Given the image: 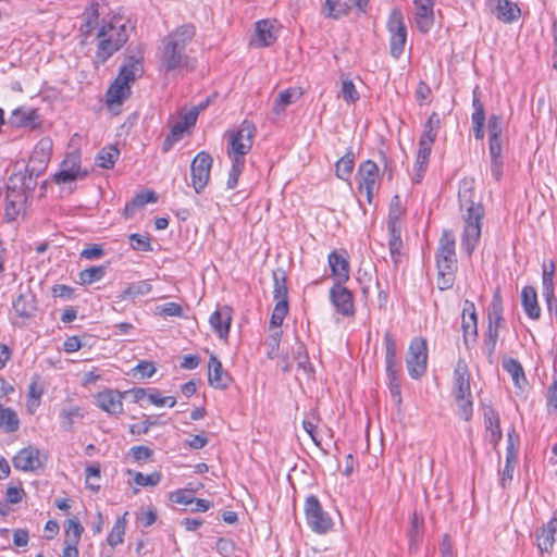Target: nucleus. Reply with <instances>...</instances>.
I'll use <instances>...</instances> for the list:
<instances>
[{
	"mask_svg": "<svg viewBox=\"0 0 557 557\" xmlns=\"http://www.w3.org/2000/svg\"><path fill=\"white\" fill-rule=\"evenodd\" d=\"M459 208L462 213L463 232L461 236V247L470 256L476 248L480 237L482 220L484 218V207L474 193V182L472 180H462L458 190Z\"/></svg>",
	"mask_w": 557,
	"mask_h": 557,
	"instance_id": "1",
	"label": "nucleus"
},
{
	"mask_svg": "<svg viewBox=\"0 0 557 557\" xmlns=\"http://www.w3.org/2000/svg\"><path fill=\"white\" fill-rule=\"evenodd\" d=\"M195 34V27L186 24L163 37L157 51L161 71L165 73L178 72L190 66L193 59L188 55L186 49Z\"/></svg>",
	"mask_w": 557,
	"mask_h": 557,
	"instance_id": "2",
	"label": "nucleus"
},
{
	"mask_svg": "<svg viewBox=\"0 0 557 557\" xmlns=\"http://www.w3.org/2000/svg\"><path fill=\"white\" fill-rule=\"evenodd\" d=\"M34 171L28 168L24 172L14 173L9 177L5 196V218L14 221L20 214L27 197L35 189Z\"/></svg>",
	"mask_w": 557,
	"mask_h": 557,
	"instance_id": "3",
	"label": "nucleus"
},
{
	"mask_svg": "<svg viewBox=\"0 0 557 557\" xmlns=\"http://www.w3.org/2000/svg\"><path fill=\"white\" fill-rule=\"evenodd\" d=\"M98 40L96 58L104 63L128 39L125 24L117 21H102V25L96 34Z\"/></svg>",
	"mask_w": 557,
	"mask_h": 557,
	"instance_id": "4",
	"label": "nucleus"
},
{
	"mask_svg": "<svg viewBox=\"0 0 557 557\" xmlns=\"http://www.w3.org/2000/svg\"><path fill=\"white\" fill-rule=\"evenodd\" d=\"M454 396L459 416L469 421L472 416V395L470 391V373L463 360H459L454 371Z\"/></svg>",
	"mask_w": 557,
	"mask_h": 557,
	"instance_id": "5",
	"label": "nucleus"
},
{
	"mask_svg": "<svg viewBox=\"0 0 557 557\" xmlns=\"http://www.w3.org/2000/svg\"><path fill=\"white\" fill-rule=\"evenodd\" d=\"M226 136L228 137V157L245 160L246 154L252 148L256 127L251 122L245 120L236 129L228 131Z\"/></svg>",
	"mask_w": 557,
	"mask_h": 557,
	"instance_id": "6",
	"label": "nucleus"
},
{
	"mask_svg": "<svg viewBox=\"0 0 557 557\" xmlns=\"http://www.w3.org/2000/svg\"><path fill=\"white\" fill-rule=\"evenodd\" d=\"M305 515L308 525L319 534H325L333 528V520L326 512L318 497L310 495L305 502Z\"/></svg>",
	"mask_w": 557,
	"mask_h": 557,
	"instance_id": "7",
	"label": "nucleus"
},
{
	"mask_svg": "<svg viewBox=\"0 0 557 557\" xmlns=\"http://www.w3.org/2000/svg\"><path fill=\"white\" fill-rule=\"evenodd\" d=\"M387 28L391 33V54L393 58L399 59L404 52L407 39L403 13L399 9H394L391 12L387 21Z\"/></svg>",
	"mask_w": 557,
	"mask_h": 557,
	"instance_id": "8",
	"label": "nucleus"
},
{
	"mask_svg": "<svg viewBox=\"0 0 557 557\" xmlns=\"http://www.w3.org/2000/svg\"><path fill=\"white\" fill-rule=\"evenodd\" d=\"M428 347L423 338H414L407 354V369L412 379H419L426 370Z\"/></svg>",
	"mask_w": 557,
	"mask_h": 557,
	"instance_id": "9",
	"label": "nucleus"
},
{
	"mask_svg": "<svg viewBox=\"0 0 557 557\" xmlns=\"http://www.w3.org/2000/svg\"><path fill=\"white\" fill-rule=\"evenodd\" d=\"M213 159L210 153L200 151L191 161V185L197 194L208 185Z\"/></svg>",
	"mask_w": 557,
	"mask_h": 557,
	"instance_id": "10",
	"label": "nucleus"
},
{
	"mask_svg": "<svg viewBox=\"0 0 557 557\" xmlns=\"http://www.w3.org/2000/svg\"><path fill=\"white\" fill-rule=\"evenodd\" d=\"M48 455L34 446L21 449L13 458V466L17 470L34 472L45 467Z\"/></svg>",
	"mask_w": 557,
	"mask_h": 557,
	"instance_id": "11",
	"label": "nucleus"
},
{
	"mask_svg": "<svg viewBox=\"0 0 557 557\" xmlns=\"http://www.w3.org/2000/svg\"><path fill=\"white\" fill-rule=\"evenodd\" d=\"M87 176V172L81 168V154L78 151L67 153L55 173L54 178L58 184H66L78 178Z\"/></svg>",
	"mask_w": 557,
	"mask_h": 557,
	"instance_id": "12",
	"label": "nucleus"
},
{
	"mask_svg": "<svg viewBox=\"0 0 557 557\" xmlns=\"http://www.w3.org/2000/svg\"><path fill=\"white\" fill-rule=\"evenodd\" d=\"M437 270H455L457 258L455 252V237L449 231H444L440 239L436 253Z\"/></svg>",
	"mask_w": 557,
	"mask_h": 557,
	"instance_id": "13",
	"label": "nucleus"
},
{
	"mask_svg": "<svg viewBox=\"0 0 557 557\" xmlns=\"http://www.w3.org/2000/svg\"><path fill=\"white\" fill-rule=\"evenodd\" d=\"M359 189L366 193L369 203L372 202L375 190L377 189L379 166L375 162L367 160L358 169Z\"/></svg>",
	"mask_w": 557,
	"mask_h": 557,
	"instance_id": "14",
	"label": "nucleus"
},
{
	"mask_svg": "<svg viewBox=\"0 0 557 557\" xmlns=\"http://www.w3.org/2000/svg\"><path fill=\"white\" fill-rule=\"evenodd\" d=\"M369 0H325L323 8L324 14L327 17L338 20L349 13L352 5H355L360 13L367 12Z\"/></svg>",
	"mask_w": 557,
	"mask_h": 557,
	"instance_id": "15",
	"label": "nucleus"
},
{
	"mask_svg": "<svg viewBox=\"0 0 557 557\" xmlns=\"http://www.w3.org/2000/svg\"><path fill=\"white\" fill-rule=\"evenodd\" d=\"M330 300L336 311L344 317H350L355 312L354 297L343 284H334L330 289Z\"/></svg>",
	"mask_w": 557,
	"mask_h": 557,
	"instance_id": "16",
	"label": "nucleus"
},
{
	"mask_svg": "<svg viewBox=\"0 0 557 557\" xmlns=\"http://www.w3.org/2000/svg\"><path fill=\"white\" fill-rule=\"evenodd\" d=\"M334 284H344L349 280L350 265L346 251H332L327 258Z\"/></svg>",
	"mask_w": 557,
	"mask_h": 557,
	"instance_id": "17",
	"label": "nucleus"
},
{
	"mask_svg": "<svg viewBox=\"0 0 557 557\" xmlns=\"http://www.w3.org/2000/svg\"><path fill=\"white\" fill-rule=\"evenodd\" d=\"M231 376L223 370L221 361L211 355L208 362V382L214 388L225 389L231 384Z\"/></svg>",
	"mask_w": 557,
	"mask_h": 557,
	"instance_id": "18",
	"label": "nucleus"
},
{
	"mask_svg": "<svg viewBox=\"0 0 557 557\" xmlns=\"http://www.w3.org/2000/svg\"><path fill=\"white\" fill-rule=\"evenodd\" d=\"M493 14L504 23H512L520 17L519 7L509 0H490Z\"/></svg>",
	"mask_w": 557,
	"mask_h": 557,
	"instance_id": "19",
	"label": "nucleus"
},
{
	"mask_svg": "<svg viewBox=\"0 0 557 557\" xmlns=\"http://www.w3.org/2000/svg\"><path fill=\"white\" fill-rule=\"evenodd\" d=\"M131 94V83L117 76L107 90L108 107L121 106Z\"/></svg>",
	"mask_w": 557,
	"mask_h": 557,
	"instance_id": "20",
	"label": "nucleus"
},
{
	"mask_svg": "<svg viewBox=\"0 0 557 557\" xmlns=\"http://www.w3.org/2000/svg\"><path fill=\"white\" fill-rule=\"evenodd\" d=\"M123 395L115 391H104L97 395L98 406L110 414H121L123 412Z\"/></svg>",
	"mask_w": 557,
	"mask_h": 557,
	"instance_id": "21",
	"label": "nucleus"
},
{
	"mask_svg": "<svg viewBox=\"0 0 557 557\" xmlns=\"http://www.w3.org/2000/svg\"><path fill=\"white\" fill-rule=\"evenodd\" d=\"M232 321L231 308L223 307L215 310L209 319V323L218 336L222 339H226L230 332Z\"/></svg>",
	"mask_w": 557,
	"mask_h": 557,
	"instance_id": "22",
	"label": "nucleus"
},
{
	"mask_svg": "<svg viewBox=\"0 0 557 557\" xmlns=\"http://www.w3.org/2000/svg\"><path fill=\"white\" fill-rule=\"evenodd\" d=\"M557 540V509L552 519L537 532V546L542 552H549Z\"/></svg>",
	"mask_w": 557,
	"mask_h": 557,
	"instance_id": "23",
	"label": "nucleus"
},
{
	"mask_svg": "<svg viewBox=\"0 0 557 557\" xmlns=\"http://www.w3.org/2000/svg\"><path fill=\"white\" fill-rule=\"evenodd\" d=\"M143 60L144 58L140 53L126 57L117 76L132 84L144 73Z\"/></svg>",
	"mask_w": 557,
	"mask_h": 557,
	"instance_id": "24",
	"label": "nucleus"
},
{
	"mask_svg": "<svg viewBox=\"0 0 557 557\" xmlns=\"http://www.w3.org/2000/svg\"><path fill=\"white\" fill-rule=\"evenodd\" d=\"M416 4V24L420 32L428 33L434 23L433 2L414 0Z\"/></svg>",
	"mask_w": 557,
	"mask_h": 557,
	"instance_id": "25",
	"label": "nucleus"
},
{
	"mask_svg": "<svg viewBox=\"0 0 557 557\" xmlns=\"http://www.w3.org/2000/svg\"><path fill=\"white\" fill-rule=\"evenodd\" d=\"M13 308L18 317L29 319L37 310L35 295L30 290L20 293L13 301Z\"/></svg>",
	"mask_w": 557,
	"mask_h": 557,
	"instance_id": "26",
	"label": "nucleus"
},
{
	"mask_svg": "<svg viewBox=\"0 0 557 557\" xmlns=\"http://www.w3.org/2000/svg\"><path fill=\"white\" fill-rule=\"evenodd\" d=\"M98 7L99 5L97 2L91 1V3L85 9L83 13V24L79 28L83 44L90 36L91 32L98 26L100 15Z\"/></svg>",
	"mask_w": 557,
	"mask_h": 557,
	"instance_id": "27",
	"label": "nucleus"
},
{
	"mask_svg": "<svg viewBox=\"0 0 557 557\" xmlns=\"http://www.w3.org/2000/svg\"><path fill=\"white\" fill-rule=\"evenodd\" d=\"M522 306L527 315L536 320L541 315V309L537 302L536 290L532 286L523 287L521 292Z\"/></svg>",
	"mask_w": 557,
	"mask_h": 557,
	"instance_id": "28",
	"label": "nucleus"
},
{
	"mask_svg": "<svg viewBox=\"0 0 557 557\" xmlns=\"http://www.w3.org/2000/svg\"><path fill=\"white\" fill-rule=\"evenodd\" d=\"M432 146H433V144H429V143L419 140V148H418L417 160H416V164H414V171H416L414 176H413L414 183H420L423 177L424 171H425L428 162H429V157L432 151Z\"/></svg>",
	"mask_w": 557,
	"mask_h": 557,
	"instance_id": "29",
	"label": "nucleus"
},
{
	"mask_svg": "<svg viewBox=\"0 0 557 557\" xmlns=\"http://www.w3.org/2000/svg\"><path fill=\"white\" fill-rule=\"evenodd\" d=\"M277 29L274 22L262 20L256 24V34L260 46L267 47L272 45L277 38Z\"/></svg>",
	"mask_w": 557,
	"mask_h": 557,
	"instance_id": "30",
	"label": "nucleus"
},
{
	"mask_svg": "<svg viewBox=\"0 0 557 557\" xmlns=\"http://www.w3.org/2000/svg\"><path fill=\"white\" fill-rule=\"evenodd\" d=\"M462 329L465 342H467L469 335H473L475 337L478 334L474 304L469 300H466L463 306Z\"/></svg>",
	"mask_w": 557,
	"mask_h": 557,
	"instance_id": "31",
	"label": "nucleus"
},
{
	"mask_svg": "<svg viewBox=\"0 0 557 557\" xmlns=\"http://www.w3.org/2000/svg\"><path fill=\"white\" fill-rule=\"evenodd\" d=\"M301 96V89L296 87L281 91L277 98L274 100L273 112L275 114H281L285 111L286 107L299 100Z\"/></svg>",
	"mask_w": 557,
	"mask_h": 557,
	"instance_id": "32",
	"label": "nucleus"
},
{
	"mask_svg": "<svg viewBox=\"0 0 557 557\" xmlns=\"http://www.w3.org/2000/svg\"><path fill=\"white\" fill-rule=\"evenodd\" d=\"M157 196L152 190H147L140 194H137L129 202L125 205L123 214L125 218H132L135 214L137 209L143 208L145 205L149 202H156Z\"/></svg>",
	"mask_w": 557,
	"mask_h": 557,
	"instance_id": "33",
	"label": "nucleus"
},
{
	"mask_svg": "<svg viewBox=\"0 0 557 557\" xmlns=\"http://www.w3.org/2000/svg\"><path fill=\"white\" fill-rule=\"evenodd\" d=\"M555 272V264L550 263L549 267L543 265V296L545 297L548 306V310L552 311L553 309V302H555V296H554V283H553V276Z\"/></svg>",
	"mask_w": 557,
	"mask_h": 557,
	"instance_id": "34",
	"label": "nucleus"
},
{
	"mask_svg": "<svg viewBox=\"0 0 557 557\" xmlns=\"http://www.w3.org/2000/svg\"><path fill=\"white\" fill-rule=\"evenodd\" d=\"M503 368L511 375L513 384L517 387L521 388L522 385L527 382L523 368L518 360L510 357H505L503 359Z\"/></svg>",
	"mask_w": 557,
	"mask_h": 557,
	"instance_id": "35",
	"label": "nucleus"
},
{
	"mask_svg": "<svg viewBox=\"0 0 557 557\" xmlns=\"http://www.w3.org/2000/svg\"><path fill=\"white\" fill-rule=\"evenodd\" d=\"M273 282H274V299L276 304L288 302V289L286 285V275L282 269H277L273 271Z\"/></svg>",
	"mask_w": 557,
	"mask_h": 557,
	"instance_id": "36",
	"label": "nucleus"
},
{
	"mask_svg": "<svg viewBox=\"0 0 557 557\" xmlns=\"http://www.w3.org/2000/svg\"><path fill=\"white\" fill-rule=\"evenodd\" d=\"M502 321H503V302H502V297L499 295V292L497 290L494 294L491 305L488 307V327L493 326L498 331Z\"/></svg>",
	"mask_w": 557,
	"mask_h": 557,
	"instance_id": "37",
	"label": "nucleus"
},
{
	"mask_svg": "<svg viewBox=\"0 0 557 557\" xmlns=\"http://www.w3.org/2000/svg\"><path fill=\"white\" fill-rule=\"evenodd\" d=\"M355 164V154L348 150L335 164V174L338 178L348 181Z\"/></svg>",
	"mask_w": 557,
	"mask_h": 557,
	"instance_id": "38",
	"label": "nucleus"
},
{
	"mask_svg": "<svg viewBox=\"0 0 557 557\" xmlns=\"http://www.w3.org/2000/svg\"><path fill=\"white\" fill-rule=\"evenodd\" d=\"M384 344H385V361H386V372L388 375H394L396 373L395 364H396V343L393 338V335L389 332H386L384 335Z\"/></svg>",
	"mask_w": 557,
	"mask_h": 557,
	"instance_id": "39",
	"label": "nucleus"
},
{
	"mask_svg": "<svg viewBox=\"0 0 557 557\" xmlns=\"http://www.w3.org/2000/svg\"><path fill=\"white\" fill-rule=\"evenodd\" d=\"M20 426V420L16 412L11 408H4L0 405V429L4 432H15Z\"/></svg>",
	"mask_w": 557,
	"mask_h": 557,
	"instance_id": "40",
	"label": "nucleus"
},
{
	"mask_svg": "<svg viewBox=\"0 0 557 557\" xmlns=\"http://www.w3.org/2000/svg\"><path fill=\"white\" fill-rule=\"evenodd\" d=\"M126 515H127V512H125V515L123 517H119L115 520L110 533L108 534L107 543L111 547H115L119 544H122L124 541L125 529H126V520H125Z\"/></svg>",
	"mask_w": 557,
	"mask_h": 557,
	"instance_id": "41",
	"label": "nucleus"
},
{
	"mask_svg": "<svg viewBox=\"0 0 557 557\" xmlns=\"http://www.w3.org/2000/svg\"><path fill=\"white\" fill-rule=\"evenodd\" d=\"M486 430L491 432V441L497 444L502 438V430L499 426L498 414L493 410L488 409L484 413Z\"/></svg>",
	"mask_w": 557,
	"mask_h": 557,
	"instance_id": "42",
	"label": "nucleus"
},
{
	"mask_svg": "<svg viewBox=\"0 0 557 557\" xmlns=\"http://www.w3.org/2000/svg\"><path fill=\"white\" fill-rule=\"evenodd\" d=\"M119 154L120 152L114 146L104 147L98 153L96 163L100 168L112 169L119 158Z\"/></svg>",
	"mask_w": 557,
	"mask_h": 557,
	"instance_id": "43",
	"label": "nucleus"
},
{
	"mask_svg": "<svg viewBox=\"0 0 557 557\" xmlns=\"http://www.w3.org/2000/svg\"><path fill=\"white\" fill-rule=\"evenodd\" d=\"M440 122L441 121L438 114L433 112L424 124V131L420 137V140L429 144H434L437 136Z\"/></svg>",
	"mask_w": 557,
	"mask_h": 557,
	"instance_id": "44",
	"label": "nucleus"
},
{
	"mask_svg": "<svg viewBox=\"0 0 557 557\" xmlns=\"http://www.w3.org/2000/svg\"><path fill=\"white\" fill-rule=\"evenodd\" d=\"M152 287L148 281H140L129 284L127 288L121 294L122 300L134 299L138 296L147 295L151 292Z\"/></svg>",
	"mask_w": 557,
	"mask_h": 557,
	"instance_id": "45",
	"label": "nucleus"
},
{
	"mask_svg": "<svg viewBox=\"0 0 557 557\" xmlns=\"http://www.w3.org/2000/svg\"><path fill=\"white\" fill-rule=\"evenodd\" d=\"M498 339V331L491 326L487 327V332L484 338L483 351L487 357L488 362L494 363V355L496 349V344Z\"/></svg>",
	"mask_w": 557,
	"mask_h": 557,
	"instance_id": "46",
	"label": "nucleus"
},
{
	"mask_svg": "<svg viewBox=\"0 0 557 557\" xmlns=\"http://www.w3.org/2000/svg\"><path fill=\"white\" fill-rule=\"evenodd\" d=\"M107 272L106 265L90 267L79 273L82 284L90 285L100 281Z\"/></svg>",
	"mask_w": 557,
	"mask_h": 557,
	"instance_id": "47",
	"label": "nucleus"
},
{
	"mask_svg": "<svg viewBox=\"0 0 557 557\" xmlns=\"http://www.w3.org/2000/svg\"><path fill=\"white\" fill-rule=\"evenodd\" d=\"M82 417L81 408L74 405L64 406L60 411L62 424L66 430H72L75 419Z\"/></svg>",
	"mask_w": 557,
	"mask_h": 557,
	"instance_id": "48",
	"label": "nucleus"
},
{
	"mask_svg": "<svg viewBox=\"0 0 557 557\" xmlns=\"http://www.w3.org/2000/svg\"><path fill=\"white\" fill-rule=\"evenodd\" d=\"M232 160V168L228 172V177L226 181V187L228 189H234L237 186L238 177L240 176L244 166L245 160H239L237 158H230Z\"/></svg>",
	"mask_w": 557,
	"mask_h": 557,
	"instance_id": "49",
	"label": "nucleus"
},
{
	"mask_svg": "<svg viewBox=\"0 0 557 557\" xmlns=\"http://www.w3.org/2000/svg\"><path fill=\"white\" fill-rule=\"evenodd\" d=\"M288 312V302L276 304L270 319V331L281 330V325Z\"/></svg>",
	"mask_w": 557,
	"mask_h": 557,
	"instance_id": "50",
	"label": "nucleus"
},
{
	"mask_svg": "<svg viewBox=\"0 0 557 557\" xmlns=\"http://www.w3.org/2000/svg\"><path fill=\"white\" fill-rule=\"evenodd\" d=\"M282 337V330H273L265 341L268 347L267 356L269 359H274L278 356L280 342Z\"/></svg>",
	"mask_w": 557,
	"mask_h": 557,
	"instance_id": "51",
	"label": "nucleus"
},
{
	"mask_svg": "<svg viewBox=\"0 0 557 557\" xmlns=\"http://www.w3.org/2000/svg\"><path fill=\"white\" fill-rule=\"evenodd\" d=\"M100 467L99 465H91L86 468V486L94 492H98L100 488Z\"/></svg>",
	"mask_w": 557,
	"mask_h": 557,
	"instance_id": "52",
	"label": "nucleus"
},
{
	"mask_svg": "<svg viewBox=\"0 0 557 557\" xmlns=\"http://www.w3.org/2000/svg\"><path fill=\"white\" fill-rule=\"evenodd\" d=\"M42 394L44 387L39 384L38 379H33L28 386V407H38Z\"/></svg>",
	"mask_w": 557,
	"mask_h": 557,
	"instance_id": "53",
	"label": "nucleus"
},
{
	"mask_svg": "<svg viewBox=\"0 0 557 557\" xmlns=\"http://www.w3.org/2000/svg\"><path fill=\"white\" fill-rule=\"evenodd\" d=\"M134 481L137 485L140 486H156L161 481V473L152 472L150 474H143L141 472H136L134 475Z\"/></svg>",
	"mask_w": 557,
	"mask_h": 557,
	"instance_id": "54",
	"label": "nucleus"
},
{
	"mask_svg": "<svg viewBox=\"0 0 557 557\" xmlns=\"http://www.w3.org/2000/svg\"><path fill=\"white\" fill-rule=\"evenodd\" d=\"M128 238H129L131 246L133 249L140 250V251H151L152 250L150 239L148 236L134 233V234H131L128 236Z\"/></svg>",
	"mask_w": 557,
	"mask_h": 557,
	"instance_id": "55",
	"label": "nucleus"
},
{
	"mask_svg": "<svg viewBox=\"0 0 557 557\" xmlns=\"http://www.w3.org/2000/svg\"><path fill=\"white\" fill-rule=\"evenodd\" d=\"M341 91L344 100L348 103H355L359 99V94L354 83L349 79L343 81Z\"/></svg>",
	"mask_w": 557,
	"mask_h": 557,
	"instance_id": "56",
	"label": "nucleus"
},
{
	"mask_svg": "<svg viewBox=\"0 0 557 557\" xmlns=\"http://www.w3.org/2000/svg\"><path fill=\"white\" fill-rule=\"evenodd\" d=\"M83 531H84V528L77 520H70L67 529L65 531L66 537H67L66 543H70V542L78 543Z\"/></svg>",
	"mask_w": 557,
	"mask_h": 557,
	"instance_id": "57",
	"label": "nucleus"
},
{
	"mask_svg": "<svg viewBox=\"0 0 557 557\" xmlns=\"http://www.w3.org/2000/svg\"><path fill=\"white\" fill-rule=\"evenodd\" d=\"M33 114L26 113L21 109H16L13 111L10 122L15 126H26L33 122Z\"/></svg>",
	"mask_w": 557,
	"mask_h": 557,
	"instance_id": "58",
	"label": "nucleus"
},
{
	"mask_svg": "<svg viewBox=\"0 0 557 557\" xmlns=\"http://www.w3.org/2000/svg\"><path fill=\"white\" fill-rule=\"evenodd\" d=\"M215 549L223 557H231L235 550V544L233 541L220 537L215 543Z\"/></svg>",
	"mask_w": 557,
	"mask_h": 557,
	"instance_id": "59",
	"label": "nucleus"
},
{
	"mask_svg": "<svg viewBox=\"0 0 557 557\" xmlns=\"http://www.w3.org/2000/svg\"><path fill=\"white\" fill-rule=\"evenodd\" d=\"M437 271H438V278H437L438 288L442 290L450 288L454 284L455 270H437Z\"/></svg>",
	"mask_w": 557,
	"mask_h": 557,
	"instance_id": "60",
	"label": "nucleus"
},
{
	"mask_svg": "<svg viewBox=\"0 0 557 557\" xmlns=\"http://www.w3.org/2000/svg\"><path fill=\"white\" fill-rule=\"evenodd\" d=\"M488 137H500L503 127H502V117L496 114H492L488 119L487 123Z\"/></svg>",
	"mask_w": 557,
	"mask_h": 557,
	"instance_id": "61",
	"label": "nucleus"
},
{
	"mask_svg": "<svg viewBox=\"0 0 557 557\" xmlns=\"http://www.w3.org/2000/svg\"><path fill=\"white\" fill-rule=\"evenodd\" d=\"M160 313L166 317H181L183 314V308L176 302H166L158 307Z\"/></svg>",
	"mask_w": 557,
	"mask_h": 557,
	"instance_id": "62",
	"label": "nucleus"
},
{
	"mask_svg": "<svg viewBox=\"0 0 557 557\" xmlns=\"http://www.w3.org/2000/svg\"><path fill=\"white\" fill-rule=\"evenodd\" d=\"M134 371L139 373L141 377H151L156 373V367L152 362L149 361H140L135 368Z\"/></svg>",
	"mask_w": 557,
	"mask_h": 557,
	"instance_id": "63",
	"label": "nucleus"
},
{
	"mask_svg": "<svg viewBox=\"0 0 557 557\" xmlns=\"http://www.w3.org/2000/svg\"><path fill=\"white\" fill-rule=\"evenodd\" d=\"M103 249L98 246V245H92L90 247H87L85 248L82 252H81V257L82 258H85V259H88V260H94V259H99L103 256Z\"/></svg>",
	"mask_w": 557,
	"mask_h": 557,
	"instance_id": "64",
	"label": "nucleus"
}]
</instances>
